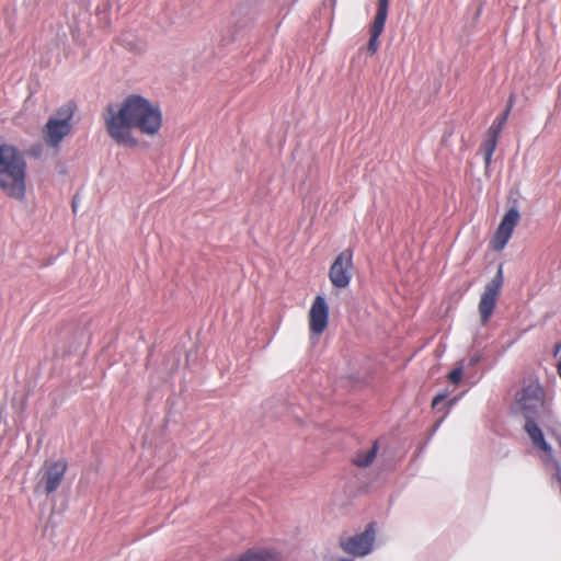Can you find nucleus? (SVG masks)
Masks as SVG:
<instances>
[{
    "instance_id": "f03ea898",
    "label": "nucleus",
    "mask_w": 561,
    "mask_h": 561,
    "mask_svg": "<svg viewBox=\"0 0 561 561\" xmlns=\"http://www.w3.org/2000/svg\"><path fill=\"white\" fill-rule=\"evenodd\" d=\"M26 161L12 145L0 146V188L11 198L22 201L26 193Z\"/></svg>"
},
{
    "instance_id": "20e7f679",
    "label": "nucleus",
    "mask_w": 561,
    "mask_h": 561,
    "mask_svg": "<svg viewBox=\"0 0 561 561\" xmlns=\"http://www.w3.org/2000/svg\"><path fill=\"white\" fill-rule=\"evenodd\" d=\"M545 407V391L537 381L525 383L516 393L513 411L525 419H536Z\"/></svg>"
},
{
    "instance_id": "aec40b11",
    "label": "nucleus",
    "mask_w": 561,
    "mask_h": 561,
    "mask_svg": "<svg viewBox=\"0 0 561 561\" xmlns=\"http://www.w3.org/2000/svg\"><path fill=\"white\" fill-rule=\"evenodd\" d=\"M495 142H496V133L493 130V144H492L493 149L495 148Z\"/></svg>"
},
{
    "instance_id": "f257e3e1",
    "label": "nucleus",
    "mask_w": 561,
    "mask_h": 561,
    "mask_svg": "<svg viewBox=\"0 0 561 561\" xmlns=\"http://www.w3.org/2000/svg\"><path fill=\"white\" fill-rule=\"evenodd\" d=\"M107 135L119 146L135 148L133 130L154 137L162 127V113L157 104L139 94H130L119 104H108L103 113Z\"/></svg>"
},
{
    "instance_id": "f3484780",
    "label": "nucleus",
    "mask_w": 561,
    "mask_h": 561,
    "mask_svg": "<svg viewBox=\"0 0 561 561\" xmlns=\"http://www.w3.org/2000/svg\"><path fill=\"white\" fill-rule=\"evenodd\" d=\"M483 156L486 167L491 163V140H485L483 142Z\"/></svg>"
},
{
    "instance_id": "a211bd4d",
    "label": "nucleus",
    "mask_w": 561,
    "mask_h": 561,
    "mask_svg": "<svg viewBox=\"0 0 561 561\" xmlns=\"http://www.w3.org/2000/svg\"><path fill=\"white\" fill-rule=\"evenodd\" d=\"M513 99L510 98L508 104L506 105L504 112L499 117V126L501 127L507 119V116L510 114L511 107H512Z\"/></svg>"
},
{
    "instance_id": "7ed1b4c3",
    "label": "nucleus",
    "mask_w": 561,
    "mask_h": 561,
    "mask_svg": "<svg viewBox=\"0 0 561 561\" xmlns=\"http://www.w3.org/2000/svg\"><path fill=\"white\" fill-rule=\"evenodd\" d=\"M75 108V104L69 102L60 106L55 116L48 118L42 128L43 140L48 147L58 149L62 139L71 133Z\"/></svg>"
},
{
    "instance_id": "2eb2a0df",
    "label": "nucleus",
    "mask_w": 561,
    "mask_h": 561,
    "mask_svg": "<svg viewBox=\"0 0 561 561\" xmlns=\"http://www.w3.org/2000/svg\"><path fill=\"white\" fill-rule=\"evenodd\" d=\"M502 267L503 266L501 264L499 266L496 276L493 278V289H492V293H493V305L495 304V297L500 293V289H501L502 284H503V271H502Z\"/></svg>"
},
{
    "instance_id": "ddd939ff",
    "label": "nucleus",
    "mask_w": 561,
    "mask_h": 561,
    "mask_svg": "<svg viewBox=\"0 0 561 561\" xmlns=\"http://www.w3.org/2000/svg\"><path fill=\"white\" fill-rule=\"evenodd\" d=\"M378 442H374L373 446L367 450H358L353 462L360 468L368 467L376 458L378 453Z\"/></svg>"
},
{
    "instance_id": "39448f33",
    "label": "nucleus",
    "mask_w": 561,
    "mask_h": 561,
    "mask_svg": "<svg viewBox=\"0 0 561 561\" xmlns=\"http://www.w3.org/2000/svg\"><path fill=\"white\" fill-rule=\"evenodd\" d=\"M375 542V529L369 524L360 534L340 539L342 550L354 557H364L368 554Z\"/></svg>"
},
{
    "instance_id": "f8f14e48",
    "label": "nucleus",
    "mask_w": 561,
    "mask_h": 561,
    "mask_svg": "<svg viewBox=\"0 0 561 561\" xmlns=\"http://www.w3.org/2000/svg\"><path fill=\"white\" fill-rule=\"evenodd\" d=\"M526 433L530 437L534 446L537 448L547 451L550 449V446L545 440L543 434L539 426L536 424L535 419H526V423L524 426Z\"/></svg>"
},
{
    "instance_id": "6ab92c4d",
    "label": "nucleus",
    "mask_w": 561,
    "mask_h": 561,
    "mask_svg": "<svg viewBox=\"0 0 561 561\" xmlns=\"http://www.w3.org/2000/svg\"><path fill=\"white\" fill-rule=\"evenodd\" d=\"M446 398H447V393L446 392L436 394L434 397L433 401H432V407L435 408L440 402H443Z\"/></svg>"
},
{
    "instance_id": "4468645a",
    "label": "nucleus",
    "mask_w": 561,
    "mask_h": 561,
    "mask_svg": "<svg viewBox=\"0 0 561 561\" xmlns=\"http://www.w3.org/2000/svg\"><path fill=\"white\" fill-rule=\"evenodd\" d=\"M481 319L483 323H485L491 316V286H485L484 293L482 295L480 306H479Z\"/></svg>"
},
{
    "instance_id": "9b49d317",
    "label": "nucleus",
    "mask_w": 561,
    "mask_h": 561,
    "mask_svg": "<svg viewBox=\"0 0 561 561\" xmlns=\"http://www.w3.org/2000/svg\"><path fill=\"white\" fill-rule=\"evenodd\" d=\"M238 561H282V556L275 549L252 548L244 552Z\"/></svg>"
},
{
    "instance_id": "0eeeda50",
    "label": "nucleus",
    "mask_w": 561,
    "mask_h": 561,
    "mask_svg": "<svg viewBox=\"0 0 561 561\" xmlns=\"http://www.w3.org/2000/svg\"><path fill=\"white\" fill-rule=\"evenodd\" d=\"M520 215L516 208H511L502 218L495 234L493 236V249L503 250L512 237V233L519 221Z\"/></svg>"
},
{
    "instance_id": "9d476101",
    "label": "nucleus",
    "mask_w": 561,
    "mask_h": 561,
    "mask_svg": "<svg viewBox=\"0 0 561 561\" xmlns=\"http://www.w3.org/2000/svg\"><path fill=\"white\" fill-rule=\"evenodd\" d=\"M68 463L64 459L53 462H46L43 468L42 481L44 482L45 492L50 494L55 492L64 480Z\"/></svg>"
},
{
    "instance_id": "dca6fc26",
    "label": "nucleus",
    "mask_w": 561,
    "mask_h": 561,
    "mask_svg": "<svg viewBox=\"0 0 561 561\" xmlns=\"http://www.w3.org/2000/svg\"><path fill=\"white\" fill-rule=\"evenodd\" d=\"M463 377V369L462 367H457V368H454L448 375H447V379L454 383V385H458L461 379Z\"/></svg>"
},
{
    "instance_id": "1a4fd4ad",
    "label": "nucleus",
    "mask_w": 561,
    "mask_h": 561,
    "mask_svg": "<svg viewBox=\"0 0 561 561\" xmlns=\"http://www.w3.org/2000/svg\"><path fill=\"white\" fill-rule=\"evenodd\" d=\"M388 0H378V8L373 24L369 28L370 38L367 44V51L374 56L379 49V36L382 34L387 15Z\"/></svg>"
},
{
    "instance_id": "423d86ee",
    "label": "nucleus",
    "mask_w": 561,
    "mask_h": 561,
    "mask_svg": "<svg viewBox=\"0 0 561 561\" xmlns=\"http://www.w3.org/2000/svg\"><path fill=\"white\" fill-rule=\"evenodd\" d=\"M353 252L351 250L342 251L329 270V278L336 288H346L352 279Z\"/></svg>"
},
{
    "instance_id": "6e6552de",
    "label": "nucleus",
    "mask_w": 561,
    "mask_h": 561,
    "mask_svg": "<svg viewBox=\"0 0 561 561\" xmlns=\"http://www.w3.org/2000/svg\"><path fill=\"white\" fill-rule=\"evenodd\" d=\"M329 324V307L322 296H317L309 311V329L312 334H322Z\"/></svg>"
}]
</instances>
